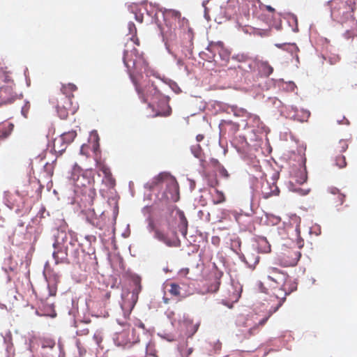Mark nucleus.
Returning <instances> with one entry per match:
<instances>
[{"label":"nucleus","instance_id":"1","mask_svg":"<svg viewBox=\"0 0 357 357\" xmlns=\"http://www.w3.org/2000/svg\"><path fill=\"white\" fill-rule=\"evenodd\" d=\"M129 33L132 37L125 45L123 61L128 69L131 68L137 69L139 66H146V61L142 54L138 52L135 45L139 46L140 42L137 36L135 24L130 22L128 24Z\"/></svg>","mask_w":357,"mask_h":357},{"label":"nucleus","instance_id":"2","mask_svg":"<svg viewBox=\"0 0 357 357\" xmlns=\"http://www.w3.org/2000/svg\"><path fill=\"white\" fill-rule=\"evenodd\" d=\"M356 9L355 0H347L340 8V17L339 22L345 31L348 38L357 35V20L354 16Z\"/></svg>","mask_w":357,"mask_h":357},{"label":"nucleus","instance_id":"3","mask_svg":"<svg viewBox=\"0 0 357 357\" xmlns=\"http://www.w3.org/2000/svg\"><path fill=\"white\" fill-rule=\"evenodd\" d=\"M147 67V63L146 62V66H139L137 69L131 68L128 69L130 78L135 86V90L139 96V97L142 99L144 102H147L149 105V100H153L155 99H158L160 97V92L157 89L156 86L153 84V82H149L144 87H141L135 75V73H139L142 71V69H146Z\"/></svg>","mask_w":357,"mask_h":357},{"label":"nucleus","instance_id":"4","mask_svg":"<svg viewBox=\"0 0 357 357\" xmlns=\"http://www.w3.org/2000/svg\"><path fill=\"white\" fill-rule=\"evenodd\" d=\"M52 104L55 105L59 117L66 119L69 113L73 114L76 107L73 106L72 99L63 94H56L51 100Z\"/></svg>","mask_w":357,"mask_h":357},{"label":"nucleus","instance_id":"5","mask_svg":"<svg viewBox=\"0 0 357 357\" xmlns=\"http://www.w3.org/2000/svg\"><path fill=\"white\" fill-rule=\"evenodd\" d=\"M124 328L121 331H117L115 334V342L118 345L126 347L134 344L139 341V335L135 328L130 324H124Z\"/></svg>","mask_w":357,"mask_h":357},{"label":"nucleus","instance_id":"6","mask_svg":"<svg viewBox=\"0 0 357 357\" xmlns=\"http://www.w3.org/2000/svg\"><path fill=\"white\" fill-rule=\"evenodd\" d=\"M264 282L270 284L273 289H281L284 286L288 276L276 267L269 266L265 271Z\"/></svg>","mask_w":357,"mask_h":357},{"label":"nucleus","instance_id":"7","mask_svg":"<svg viewBox=\"0 0 357 357\" xmlns=\"http://www.w3.org/2000/svg\"><path fill=\"white\" fill-rule=\"evenodd\" d=\"M181 13L175 10H168L165 13V22L167 30H164V31L170 39L176 36L178 24L181 22Z\"/></svg>","mask_w":357,"mask_h":357},{"label":"nucleus","instance_id":"8","mask_svg":"<svg viewBox=\"0 0 357 357\" xmlns=\"http://www.w3.org/2000/svg\"><path fill=\"white\" fill-rule=\"evenodd\" d=\"M349 147V143L346 139H340L333 146L334 160L336 166L344 168L347 166L345 156L341 153L346 151Z\"/></svg>","mask_w":357,"mask_h":357},{"label":"nucleus","instance_id":"9","mask_svg":"<svg viewBox=\"0 0 357 357\" xmlns=\"http://www.w3.org/2000/svg\"><path fill=\"white\" fill-rule=\"evenodd\" d=\"M55 250L53 252V257L56 261V264H70V261L68 258L70 245L69 242L66 241L61 244L57 242L54 244Z\"/></svg>","mask_w":357,"mask_h":357},{"label":"nucleus","instance_id":"10","mask_svg":"<svg viewBox=\"0 0 357 357\" xmlns=\"http://www.w3.org/2000/svg\"><path fill=\"white\" fill-rule=\"evenodd\" d=\"M77 136L75 130H70L63 133L59 138L54 141V149L56 151L62 153L63 152L67 145L70 144Z\"/></svg>","mask_w":357,"mask_h":357},{"label":"nucleus","instance_id":"11","mask_svg":"<svg viewBox=\"0 0 357 357\" xmlns=\"http://www.w3.org/2000/svg\"><path fill=\"white\" fill-rule=\"evenodd\" d=\"M149 228L150 231L154 232V237L158 241L164 243L168 246H172L174 245L173 240L170 237L169 233L165 232L160 228L157 227L152 220H151L149 223Z\"/></svg>","mask_w":357,"mask_h":357},{"label":"nucleus","instance_id":"12","mask_svg":"<svg viewBox=\"0 0 357 357\" xmlns=\"http://www.w3.org/2000/svg\"><path fill=\"white\" fill-rule=\"evenodd\" d=\"M240 296L241 293L236 289V288L234 285L230 284L227 287L224 294L225 299H222V303L225 305L231 308L233 305V303L238 301Z\"/></svg>","mask_w":357,"mask_h":357},{"label":"nucleus","instance_id":"13","mask_svg":"<svg viewBox=\"0 0 357 357\" xmlns=\"http://www.w3.org/2000/svg\"><path fill=\"white\" fill-rule=\"evenodd\" d=\"M301 257L299 251L289 250L282 258V263L284 266H294L297 264Z\"/></svg>","mask_w":357,"mask_h":357},{"label":"nucleus","instance_id":"14","mask_svg":"<svg viewBox=\"0 0 357 357\" xmlns=\"http://www.w3.org/2000/svg\"><path fill=\"white\" fill-rule=\"evenodd\" d=\"M279 192L280 190L275 183H272L271 185L270 183H266V184L262 185L261 193L264 199H268L272 196L278 195Z\"/></svg>","mask_w":357,"mask_h":357},{"label":"nucleus","instance_id":"15","mask_svg":"<svg viewBox=\"0 0 357 357\" xmlns=\"http://www.w3.org/2000/svg\"><path fill=\"white\" fill-rule=\"evenodd\" d=\"M45 276L48 282L49 295L51 296H56L57 291V283L59 281V276L56 274L47 275L46 272H45Z\"/></svg>","mask_w":357,"mask_h":357},{"label":"nucleus","instance_id":"16","mask_svg":"<svg viewBox=\"0 0 357 357\" xmlns=\"http://www.w3.org/2000/svg\"><path fill=\"white\" fill-rule=\"evenodd\" d=\"M207 50L214 54H219L220 56H227L229 55V52L225 48L224 43L221 41L210 43Z\"/></svg>","mask_w":357,"mask_h":357},{"label":"nucleus","instance_id":"17","mask_svg":"<svg viewBox=\"0 0 357 357\" xmlns=\"http://www.w3.org/2000/svg\"><path fill=\"white\" fill-rule=\"evenodd\" d=\"M169 180L168 185L171 186L175 191L178 190V185L177 183L174 179H169V175L165 173H160L157 176H155L153 178V183L154 185H158L159 183L166 181Z\"/></svg>","mask_w":357,"mask_h":357},{"label":"nucleus","instance_id":"18","mask_svg":"<svg viewBox=\"0 0 357 357\" xmlns=\"http://www.w3.org/2000/svg\"><path fill=\"white\" fill-rule=\"evenodd\" d=\"M257 249L259 252L268 253L271 252V245L267 239L264 236L256 238Z\"/></svg>","mask_w":357,"mask_h":357},{"label":"nucleus","instance_id":"19","mask_svg":"<svg viewBox=\"0 0 357 357\" xmlns=\"http://www.w3.org/2000/svg\"><path fill=\"white\" fill-rule=\"evenodd\" d=\"M191 151H192V154L195 155V157H196L197 158H199L200 160V165L202 167L204 173H206L207 172L206 162L205 160L203 159V151H202L201 146L199 144L192 146L191 148Z\"/></svg>","mask_w":357,"mask_h":357},{"label":"nucleus","instance_id":"20","mask_svg":"<svg viewBox=\"0 0 357 357\" xmlns=\"http://www.w3.org/2000/svg\"><path fill=\"white\" fill-rule=\"evenodd\" d=\"M276 310H277V308L273 311V312H275ZM272 314H273V312L269 311L265 317H264L262 319L259 321L257 324H256L253 327L250 328L248 331V335H247L246 337L248 338L250 336L257 333L259 330V327H262L266 323V321H268L269 317L272 315Z\"/></svg>","mask_w":357,"mask_h":357},{"label":"nucleus","instance_id":"21","mask_svg":"<svg viewBox=\"0 0 357 357\" xmlns=\"http://www.w3.org/2000/svg\"><path fill=\"white\" fill-rule=\"evenodd\" d=\"M77 90V87L73 83H68L66 84H62L60 92L58 94H63L68 98L73 100L74 98L73 93Z\"/></svg>","mask_w":357,"mask_h":357},{"label":"nucleus","instance_id":"22","mask_svg":"<svg viewBox=\"0 0 357 357\" xmlns=\"http://www.w3.org/2000/svg\"><path fill=\"white\" fill-rule=\"evenodd\" d=\"M259 8L264 13L267 12L268 16L271 17V19H275L276 17L281 16L280 13L278 12L276 9L272 7L271 6L266 5L264 3H260Z\"/></svg>","mask_w":357,"mask_h":357},{"label":"nucleus","instance_id":"23","mask_svg":"<svg viewBox=\"0 0 357 357\" xmlns=\"http://www.w3.org/2000/svg\"><path fill=\"white\" fill-rule=\"evenodd\" d=\"M210 193L213 204H220L225 201V194L222 191L215 188Z\"/></svg>","mask_w":357,"mask_h":357},{"label":"nucleus","instance_id":"24","mask_svg":"<svg viewBox=\"0 0 357 357\" xmlns=\"http://www.w3.org/2000/svg\"><path fill=\"white\" fill-rule=\"evenodd\" d=\"M70 250L69 255L70 256L73 262L79 264V249L76 246L75 243L69 241Z\"/></svg>","mask_w":357,"mask_h":357},{"label":"nucleus","instance_id":"25","mask_svg":"<svg viewBox=\"0 0 357 357\" xmlns=\"http://www.w3.org/2000/svg\"><path fill=\"white\" fill-rule=\"evenodd\" d=\"M133 282L135 285V287L133 289L132 292V298L135 303L138 298V294L142 290L141 279L138 277L135 278L133 279Z\"/></svg>","mask_w":357,"mask_h":357},{"label":"nucleus","instance_id":"26","mask_svg":"<svg viewBox=\"0 0 357 357\" xmlns=\"http://www.w3.org/2000/svg\"><path fill=\"white\" fill-rule=\"evenodd\" d=\"M259 68L261 73L268 77L273 71V67L267 61H261L259 63Z\"/></svg>","mask_w":357,"mask_h":357},{"label":"nucleus","instance_id":"27","mask_svg":"<svg viewBox=\"0 0 357 357\" xmlns=\"http://www.w3.org/2000/svg\"><path fill=\"white\" fill-rule=\"evenodd\" d=\"M244 261L250 267H255L259 261V257L254 254H248L244 257Z\"/></svg>","mask_w":357,"mask_h":357},{"label":"nucleus","instance_id":"28","mask_svg":"<svg viewBox=\"0 0 357 357\" xmlns=\"http://www.w3.org/2000/svg\"><path fill=\"white\" fill-rule=\"evenodd\" d=\"M221 275H222V273L215 274L214 282H213L208 287V292L215 293L219 289L220 284V278Z\"/></svg>","mask_w":357,"mask_h":357},{"label":"nucleus","instance_id":"29","mask_svg":"<svg viewBox=\"0 0 357 357\" xmlns=\"http://www.w3.org/2000/svg\"><path fill=\"white\" fill-rule=\"evenodd\" d=\"M166 286L169 287L168 291L170 293L171 295L176 297H178L181 296V287L178 284L172 282L170 284H167Z\"/></svg>","mask_w":357,"mask_h":357},{"label":"nucleus","instance_id":"30","mask_svg":"<svg viewBox=\"0 0 357 357\" xmlns=\"http://www.w3.org/2000/svg\"><path fill=\"white\" fill-rule=\"evenodd\" d=\"M180 219L181 221L178 225L179 231L183 236H185L188 233V220L183 214L181 215Z\"/></svg>","mask_w":357,"mask_h":357},{"label":"nucleus","instance_id":"31","mask_svg":"<svg viewBox=\"0 0 357 357\" xmlns=\"http://www.w3.org/2000/svg\"><path fill=\"white\" fill-rule=\"evenodd\" d=\"M307 180V173L305 169L301 170L298 172V175H296V181L299 184H303Z\"/></svg>","mask_w":357,"mask_h":357},{"label":"nucleus","instance_id":"32","mask_svg":"<svg viewBox=\"0 0 357 357\" xmlns=\"http://www.w3.org/2000/svg\"><path fill=\"white\" fill-rule=\"evenodd\" d=\"M97 166L106 177H109L112 176L109 168L107 167L105 165L98 162Z\"/></svg>","mask_w":357,"mask_h":357},{"label":"nucleus","instance_id":"33","mask_svg":"<svg viewBox=\"0 0 357 357\" xmlns=\"http://www.w3.org/2000/svg\"><path fill=\"white\" fill-rule=\"evenodd\" d=\"M221 165H222L220 163V162L217 159L214 158L211 159L208 164L206 162L207 169L208 168V166H211L212 167L215 168V170H217Z\"/></svg>","mask_w":357,"mask_h":357},{"label":"nucleus","instance_id":"34","mask_svg":"<svg viewBox=\"0 0 357 357\" xmlns=\"http://www.w3.org/2000/svg\"><path fill=\"white\" fill-rule=\"evenodd\" d=\"M216 171L219 172L221 176L225 178H227L229 176L228 172L222 165H221Z\"/></svg>","mask_w":357,"mask_h":357},{"label":"nucleus","instance_id":"35","mask_svg":"<svg viewBox=\"0 0 357 357\" xmlns=\"http://www.w3.org/2000/svg\"><path fill=\"white\" fill-rule=\"evenodd\" d=\"M9 126L10 127V130H3V129L1 130V139H5L10 135V133L13 129V125L10 124Z\"/></svg>","mask_w":357,"mask_h":357},{"label":"nucleus","instance_id":"36","mask_svg":"<svg viewBox=\"0 0 357 357\" xmlns=\"http://www.w3.org/2000/svg\"><path fill=\"white\" fill-rule=\"evenodd\" d=\"M337 200L336 201L337 205H342L344 202L345 195L340 192L337 195Z\"/></svg>","mask_w":357,"mask_h":357},{"label":"nucleus","instance_id":"37","mask_svg":"<svg viewBox=\"0 0 357 357\" xmlns=\"http://www.w3.org/2000/svg\"><path fill=\"white\" fill-rule=\"evenodd\" d=\"M241 243V240L238 238H237L232 241L231 247L235 248L236 251L238 249L240 248Z\"/></svg>","mask_w":357,"mask_h":357},{"label":"nucleus","instance_id":"38","mask_svg":"<svg viewBox=\"0 0 357 357\" xmlns=\"http://www.w3.org/2000/svg\"><path fill=\"white\" fill-rule=\"evenodd\" d=\"M55 345V342L52 340H45L43 343V347H50L53 348Z\"/></svg>","mask_w":357,"mask_h":357},{"label":"nucleus","instance_id":"39","mask_svg":"<svg viewBox=\"0 0 357 357\" xmlns=\"http://www.w3.org/2000/svg\"><path fill=\"white\" fill-rule=\"evenodd\" d=\"M330 194L333 195H337L340 192V190L335 187H331L328 189Z\"/></svg>","mask_w":357,"mask_h":357},{"label":"nucleus","instance_id":"40","mask_svg":"<svg viewBox=\"0 0 357 357\" xmlns=\"http://www.w3.org/2000/svg\"><path fill=\"white\" fill-rule=\"evenodd\" d=\"M88 149H89V146L86 145V144H83L82 146H81V149H80V153L82 155H87V153H88Z\"/></svg>","mask_w":357,"mask_h":357},{"label":"nucleus","instance_id":"41","mask_svg":"<svg viewBox=\"0 0 357 357\" xmlns=\"http://www.w3.org/2000/svg\"><path fill=\"white\" fill-rule=\"evenodd\" d=\"M89 331L88 328L78 329L77 331V334L78 335H86L89 333Z\"/></svg>","mask_w":357,"mask_h":357},{"label":"nucleus","instance_id":"42","mask_svg":"<svg viewBox=\"0 0 357 357\" xmlns=\"http://www.w3.org/2000/svg\"><path fill=\"white\" fill-rule=\"evenodd\" d=\"M218 183H219L217 178H213L208 181V185L212 188L216 187Z\"/></svg>","mask_w":357,"mask_h":357},{"label":"nucleus","instance_id":"43","mask_svg":"<svg viewBox=\"0 0 357 357\" xmlns=\"http://www.w3.org/2000/svg\"><path fill=\"white\" fill-rule=\"evenodd\" d=\"M288 48L287 50L291 51V52H294V51H298V47L295 45V44H290V45H288Z\"/></svg>","mask_w":357,"mask_h":357},{"label":"nucleus","instance_id":"44","mask_svg":"<svg viewBox=\"0 0 357 357\" xmlns=\"http://www.w3.org/2000/svg\"><path fill=\"white\" fill-rule=\"evenodd\" d=\"M47 315L51 316L52 317L56 316V313L54 312V307L53 306H50L49 307V312L47 314Z\"/></svg>","mask_w":357,"mask_h":357},{"label":"nucleus","instance_id":"45","mask_svg":"<svg viewBox=\"0 0 357 357\" xmlns=\"http://www.w3.org/2000/svg\"><path fill=\"white\" fill-rule=\"evenodd\" d=\"M143 19H144V17H143V15L142 14H135V20L139 22V23H142L143 22Z\"/></svg>","mask_w":357,"mask_h":357},{"label":"nucleus","instance_id":"46","mask_svg":"<svg viewBox=\"0 0 357 357\" xmlns=\"http://www.w3.org/2000/svg\"><path fill=\"white\" fill-rule=\"evenodd\" d=\"M204 138V135L202 134H199L196 136V139L197 142H202Z\"/></svg>","mask_w":357,"mask_h":357},{"label":"nucleus","instance_id":"47","mask_svg":"<svg viewBox=\"0 0 357 357\" xmlns=\"http://www.w3.org/2000/svg\"><path fill=\"white\" fill-rule=\"evenodd\" d=\"M169 114H170V109H169L167 112L163 113V114L158 113V114H157V116H169Z\"/></svg>","mask_w":357,"mask_h":357},{"label":"nucleus","instance_id":"48","mask_svg":"<svg viewBox=\"0 0 357 357\" xmlns=\"http://www.w3.org/2000/svg\"><path fill=\"white\" fill-rule=\"evenodd\" d=\"M170 233H171V236L173 238H176V232L174 230H170Z\"/></svg>","mask_w":357,"mask_h":357},{"label":"nucleus","instance_id":"49","mask_svg":"<svg viewBox=\"0 0 357 357\" xmlns=\"http://www.w3.org/2000/svg\"><path fill=\"white\" fill-rule=\"evenodd\" d=\"M260 287L264 292L268 294V292L265 289V288L263 287V283L260 284Z\"/></svg>","mask_w":357,"mask_h":357},{"label":"nucleus","instance_id":"50","mask_svg":"<svg viewBox=\"0 0 357 357\" xmlns=\"http://www.w3.org/2000/svg\"><path fill=\"white\" fill-rule=\"evenodd\" d=\"M163 300H164L165 303H167V304L169 303V298L164 297Z\"/></svg>","mask_w":357,"mask_h":357},{"label":"nucleus","instance_id":"51","mask_svg":"<svg viewBox=\"0 0 357 357\" xmlns=\"http://www.w3.org/2000/svg\"><path fill=\"white\" fill-rule=\"evenodd\" d=\"M192 353V349H190L189 351H188V354L186 355V357L190 355V354Z\"/></svg>","mask_w":357,"mask_h":357},{"label":"nucleus","instance_id":"52","mask_svg":"<svg viewBox=\"0 0 357 357\" xmlns=\"http://www.w3.org/2000/svg\"><path fill=\"white\" fill-rule=\"evenodd\" d=\"M98 149V145H96L94 147V151H96Z\"/></svg>","mask_w":357,"mask_h":357},{"label":"nucleus","instance_id":"53","mask_svg":"<svg viewBox=\"0 0 357 357\" xmlns=\"http://www.w3.org/2000/svg\"><path fill=\"white\" fill-rule=\"evenodd\" d=\"M209 1V0H205L203 1V5H204L206 3H208Z\"/></svg>","mask_w":357,"mask_h":357},{"label":"nucleus","instance_id":"54","mask_svg":"<svg viewBox=\"0 0 357 357\" xmlns=\"http://www.w3.org/2000/svg\"><path fill=\"white\" fill-rule=\"evenodd\" d=\"M238 68L240 69H243V67L241 66H238Z\"/></svg>","mask_w":357,"mask_h":357},{"label":"nucleus","instance_id":"55","mask_svg":"<svg viewBox=\"0 0 357 357\" xmlns=\"http://www.w3.org/2000/svg\"><path fill=\"white\" fill-rule=\"evenodd\" d=\"M8 349H12V347H8Z\"/></svg>","mask_w":357,"mask_h":357}]
</instances>
